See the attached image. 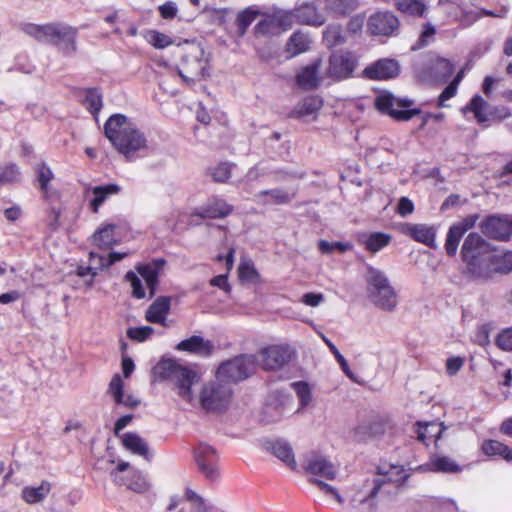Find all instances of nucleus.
Instances as JSON below:
<instances>
[{
  "label": "nucleus",
  "instance_id": "1",
  "mask_svg": "<svg viewBox=\"0 0 512 512\" xmlns=\"http://www.w3.org/2000/svg\"><path fill=\"white\" fill-rule=\"evenodd\" d=\"M461 257L466 264L464 274L472 280H487L494 272V249L481 235L471 232L464 239Z\"/></svg>",
  "mask_w": 512,
  "mask_h": 512
},
{
  "label": "nucleus",
  "instance_id": "2",
  "mask_svg": "<svg viewBox=\"0 0 512 512\" xmlns=\"http://www.w3.org/2000/svg\"><path fill=\"white\" fill-rule=\"evenodd\" d=\"M104 135L128 161H133L135 153L147 147L145 135L123 114H113L107 119Z\"/></svg>",
  "mask_w": 512,
  "mask_h": 512
},
{
  "label": "nucleus",
  "instance_id": "3",
  "mask_svg": "<svg viewBox=\"0 0 512 512\" xmlns=\"http://www.w3.org/2000/svg\"><path fill=\"white\" fill-rule=\"evenodd\" d=\"M22 30L39 42L55 46L64 56H72L77 51L78 30L66 23L52 22L43 25L26 23Z\"/></svg>",
  "mask_w": 512,
  "mask_h": 512
},
{
  "label": "nucleus",
  "instance_id": "4",
  "mask_svg": "<svg viewBox=\"0 0 512 512\" xmlns=\"http://www.w3.org/2000/svg\"><path fill=\"white\" fill-rule=\"evenodd\" d=\"M200 43L185 41L180 47V65L178 75L187 85H192L208 76V59Z\"/></svg>",
  "mask_w": 512,
  "mask_h": 512
},
{
  "label": "nucleus",
  "instance_id": "5",
  "mask_svg": "<svg viewBox=\"0 0 512 512\" xmlns=\"http://www.w3.org/2000/svg\"><path fill=\"white\" fill-rule=\"evenodd\" d=\"M413 104V100L396 98L389 92L378 95L374 101V105L380 113L389 115L396 121H408L414 116L422 114V122L418 129L423 130L431 119L430 112L423 113L420 108H411Z\"/></svg>",
  "mask_w": 512,
  "mask_h": 512
},
{
  "label": "nucleus",
  "instance_id": "6",
  "mask_svg": "<svg viewBox=\"0 0 512 512\" xmlns=\"http://www.w3.org/2000/svg\"><path fill=\"white\" fill-rule=\"evenodd\" d=\"M365 279L370 301L382 310H394L397 305L396 292L390 285L385 273L369 266Z\"/></svg>",
  "mask_w": 512,
  "mask_h": 512
},
{
  "label": "nucleus",
  "instance_id": "7",
  "mask_svg": "<svg viewBox=\"0 0 512 512\" xmlns=\"http://www.w3.org/2000/svg\"><path fill=\"white\" fill-rule=\"evenodd\" d=\"M259 366L256 354H240L222 362L216 372V377L224 383H238L254 375Z\"/></svg>",
  "mask_w": 512,
  "mask_h": 512
},
{
  "label": "nucleus",
  "instance_id": "8",
  "mask_svg": "<svg viewBox=\"0 0 512 512\" xmlns=\"http://www.w3.org/2000/svg\"><path fill=\"white\" fill-rule=\"evenodd\" d=\"M416 77L425 83L442 84L449 80L454 72V65L445 58L431 57L417 63L414 67Z\"/></svg>",
  "mask_w": 512,
  "mask_h": 512
},
{
  "label": "nucleus",
  "instance_id": "9",
  "mask_svg": "<svg viewBox=\"0 0 512 512\" xmlns=\"http://www.w3.org/2000/svg\"><path fill=\"white\" fill-rule=\"evenodd\" d=\"M232 391L230 387L225 384L211 382L204 385L200 402L208 412L222 411L225 409L230 401Z\"/></svg>",
  "mask_w": 512,
  "mask_h": 512
},
{
  "label": "nucleus",
  "instance_id": "10",
  "mask_svg": "<svg viewBox=\"0 0 512 512\" xmlns=\"http://www.w3.org/2000/svg\"><path fill=\"white\" fill-rule=\"evenodd\" d=\"M479 228L487 238L505 242L512 236V215L492 214L483 219Z\"/></svg>",
  "mask_w": 512,
  "mask_h": 512
},
{
  "label": "nucleus",
  "instance_id": "11",
  "mask_svg": "<svg viewBox=\"0 0 512 512\" xmlns=\"http://www.w3.org/2000/svg\"><path fill=\"white\" fill-rule=\"evenodd\" d=\"M293 354L288 345H270L259 351V365L265 371L279 370L291 361Z\"/></svg>",
  "mask_w": 512,
  "mask_h": 512
},
{
  "label": "nucleus",
  "instance_id": "12",
  "mask_svg": "<svg viewBox=\"0 0 512 512\" xmlns=\"http://www.w3.org/2000/svg\"><path fill=\"white\" fill-rule=\"evenodd\" d=\"M400 22L390 11H378L372 14L367 21V31L375 36H395L398 33Z\"/></svg>",
  "mask_w": 512,
  "mask_h": 512
},
{
  "label": "nucleus",
  "instance_id": "13",
  "mask_svg": "<svg viewBox=\"0 0 512 512\" xmlns=\"http://www.w3.org/2000/svg\"><path fill=\"white\" fill-rule=\"evenodd\" d=\"M357 66V58L350 51L333 53L329 58L328 74L336 81L348 79Z\"/></svg>",
  "mask_w": 512,
  "mask_h": 512
},
{
  "label": "nucleus",
  "instance_id": "14",
  "mask_svg": "<svg viewBox=\"0 0 512 512\" xmlns=\"http://www.w3.org/2000/svg\"><path fill=\"white\" fill-rule=\"evenodd\" d=\"M394 423L387 415H376L368 422L362 423L355 428V436L365 441L368 438H380L387 433H392Z\"/></svg>",
  "mask_w": 512,
  "mask_h": 512
},
{
  "label": "nucleus",
  "instance_id": "15",
  "mask_svg": "<svg viewBox=\"0 0 512 512\" xmlns=\"http://www.w3.org/2000/svg\"><path fill=\"white\" fill-rule=\"evenodd\" d=\"M194 457L200 472L208 480L215 481L218 479V456L216 450L212 446L206 443H200L194 450Z\"/></svg>",
  "mask_w": 512,
  "mask_h": 512
},
{
  "label": "nucleus",
  "instance_id": "16",
  "mask_svg": "<svg viewBox=\"0 0 512 512\" xmlns=\"http://www.w3.org/2000/svg\"><path fill=\"white\" fill-rule=\"evenodd\" d=\"M234 207L218 196H212L201 206L196 207L192 213V217L200 219H222L229 216Z\"/></svg>",
  "mask_w": 512,
  "mask_h": 512
},
{
  "label": "nucleus",
  "instance_id": "17",
  "mask_svg": "<svg viewBox=\"0 0 512 512\" xmlns=\"http://www.w3.org/2000/svg\"><path fill=\"white\" fill-rule=\"evenodd\" d=\"M398 61L389 58L379 59L363 70V76L370 80H389L400 74Z\"/></svg>",
  "mask_w": 512,
  "mask_h": 512
},
{
  "label": "nucleus",
  "instance_id": "18",
  "mask_svg": "<svg viewBox=\"0 0 512 512\" xmlns=\"http://www.w3.org/2000/svg\"><path fill=\"white\" fill-rule=\"evenodd\" d=\"M176 350L184 351L200 357H210L214 352V344L210 340H205L203 337L193 335L187 339L180 341Z\"/></svg>",
  "mask_w": 512,
  "mask_h": 512
},
{
  "label": "nucleus",
  "instance_id": "19",
  "mask_svg": "<svg viewBox=\"0 0 512 512\" xmlns=\"http://www.w3.org/2000/svg\"><path fill=\"white\" fill-rule=\"evenodd\" d=\"M401 231L417 242L423 243L433 249L436 248V230L433 226L405 223L402 225Z\"/></svg>",
  "mask_w": 512,
  "mask_h": 512
},
{
  "label": "nucleus",
  "instance_id": "20",
  "mask_svg": "<svg viewBox=\"0 0 512 512\" xmlns=\"http://www.w3.org/2000/svg\"><path fill=\"white\" fill-rule=\"evenodd\" d=\"M294 17L300 24L315 27L322 26L326 22L324 14L318 10L314 2L304 3L294 9Z\"/></svg>",
  "mask_w": 512,
  "mask_h": 512
},
{
  "label": "nucleus",
  "instance_id": "21",
  "mask_svg": "<svg viewBox=\"0 0 512 512\" xmlns=\"http://www.w3.org/2000/svg\"><path fill=\"white\" fill-rule=\"evenodd\" d=\"M265 449L271 452L275 457L285 463L291 470L297 471V462L294 457L291 445L283 440L267 441L264 444Z\"/></svg>",
  "mask_w": 512,
  "mask_h": 512
},
{
  "label": "nucleus",
  "instance_id": "22",
  "mask_svg": "<svg viewBox=\"0 0 512 512\" xmlns=\"http://www.w3.org/2000/svg\"><path fill=\"white\" fill-rule=\"evenodd\" d=\"M171 298L169 296H159L148 307L145 313V319L154 324L166 326V316L170 312Z\"/></svg>",
  "mask_w": 512,
  "mask_h": 512
},
{
  "label": "nucleus",
  "instance_id": "23",
  "mask_svg": "<svg viewBox=\"0 0 512 512\" xmlns=\"http://www.w3.org/2000/svg\"><path fill=\"white\" fill-rule=\"evenodd\" d=\"M320 60L303 67L296 75V83L303 90H313L319 86Z\"/></svg>",
  "mask_w": 512,
  "mask_h": 512
},
{
  "label": "nucleus",
  "instance_id": "24",
  "mask_svg": "<svg viewBox=\"0 0 512 512\" xmlns=\"http://www.w3.org/2000/svg\"><path fill=\"white\" fill-rule=\"evenodd\" d=\"M306 471L322 478L333 480L336 477V468L327 458L319 455L312 456L307 463Z\"/></svg>",
  "mask_w": 512,
  "mask_h": 512
},
{
  "label": "nucleus",
  "instance_id": "25",
  "mask_svg": "<svg viewBox=\"0 0 512 512\" xmlns=\"http://www.w3.org/2000/svg\"><path fill=\"white\" fill-rule=\"evenodd\" d=\"M323 9L333 18L349 16L358 6V0H322Z\"/></svg>",
  "mask_w": 512,
  "mask_h": 512
},
{
  "label": "nucleus",
  "instance_id": "26",
  "mask_svg": "<svg viewBox=\"0 0 512 512\" xmlns=\"http://www.w3.org/2000/svg\"><path fill=\"white\" fill-rule=\"evenodd\" d=\"M196 378V373L187 366L180 365L172 381L175 382L178 394L183 399L190 400L191 386Z\"/></svg>",
  "mask_w": 512,
  "mask_h": 512
},
{
  "label": "nucleus",
  "instance_id": "27",
  "mask_svg": "<svg viewBox=\"0 0 512 512\" xmlns=\"http://www.w3.org/2000/svg\"><path fill=\"white\" fill-rule=\"evenodd\" d=\"M93 193V198L89 202L90 209L93 213H98L102 204L112 195H117L122 188L118 184L110 183L102 186L89 187Z\"/></svg>",
  "mask_w": 512,
  "mask_h": 512
},
{
  "label": "nucleus",
  "instance_id": "28",
  "mask_svg": "<svg viewBox=\"0 0 512 512\" xmlns=\"http://www.w3.org/2000/svg\"><path fill=\"white\" fill-rule=\"evenodd\" d=\"M123 446L135 455L150 461L152 458L146 441L135 432H127L122 436Z\"/></svg>",
  "mask_w": 512,
  "mask_h": 512
},
{
  "label": "nucleus",
  "instance_id": "29",
  "mask_svg": "<svg viewBox=\"0 0 512 512\" xmlns=\"http://www.w3.org/2000/svg\"><path fill=\"white\" fill-rule=\"evenodd\" d=\"M323 105V101L318 96H308L300 101L290 112L291 118H303L316 114Z\"/></svg>",
  "mask_w": 512,
  "mask_h": 512
},
{
  "label": "nucleus",
  "instance_id": "30",
  "mask_svg": "<svg viewBox=\"0 0 512 512\" xmlns=\"http://www.w3.org/2000/svg\"><path fill=\"white\" fill-rule=\"evenodd\" d=\"M165 264L166 260L164 258H156L148 263H138L135 269L145 282L148 283L159 280L160 273Z\"/></svg>",
  "mask_w": 512,
  "mask_h": 512
},
{
  "label": "nucleus",
  "instance_id": "31",
  "mask_svg": "<svg viewBox=\"0 0 512 512\" xmlns=\"http://www.w3.org/2000/svg\"><path fill=\"white\" fill-rule=\"evenodd\" d=\"M51 488V483L43 480L37 487L25 486L21 491V497L28 504H36L42 502L48 496Z\"/></svg>",
  "mask_w": 512,
  "mask_h": 512
},
{
  "label": "nucleus",
  "instance_id": "32",
  "mask_svg": "<svg viewBox=\"0 0 512 512\" xmlns=\"http://www.w3.org/2000/svg\"><path fill=\"white\" fill-rule=\"evenodd\" d=\"M116 226L107 224L99 228L92 237L93 244L99 249H108L116 245L118 241L115 238Z\"/></svg>",
  "mask_w": 512,
  "mask_h": 512
},
{
  "label": "nucleus",
  "instance_id": "33",
  "mask_svg": "<svg viewBox=\"0 0 512 512\" xmlns=\"http://www.w3.org/2000/svg\"><path fill=\"white\" fill-rule=\"evenodd\" d=\"M258 198L265 197L262 200L263 204H275V205H286L289 204L294 198L295 193H288L282 188H275L269 190L260 191L257 195Z\"/></svg>",
  "mask_w": 512,
  "mask_h": 512
},
{
  "label": "nucleus",
  "instance_id": "34",
  "mask_svg": "<svg viewBox=\"0 0 512 512\" xmlns=\"http://www.w3.org/2000/svg\"><path fill=\"white\" fill-rule=\"evenodd\" d=\"M115 482L118 485H126L129 490L135 493H145L150 489V484L146 478L136 471L128 475L126 479H118L117 476H115Z\"/></svg>",
  "mask_w": 512,
  "mask_h": 512
},
{
  "label": "nucleus",
  "instance_id": "35",
  "mask_svg": "<svg viewBox=\"0 0 512 512\" xmlns=\"http://www.w3.org/2000/svg\"><path fill=\"white\" fill-rule=\"evenodd\" d=\"M488 107L487 101H485L482 96L474 95L469 103L462 109L465 113L467 111L472 112L474 114L475 119L479 124H484L489 122V116L487 112L484 110Z\"/></svg>",
  "mask_w": 512,
  "mask_h": 512
},
{
  "label": "nucleus",
  "instance_id": "36",
  "mask_svg": "<svg viewBox=\"0 0 512 512\" xmlns=\"http://www.w3.org/2000/svg\"><path fill=\"white\" fill-rule=\"evenodd\" d=\"M310 40L307 35L297 31L294 32L287 41L286 51L291 56L306 52L310 47Z\"/></svg>",
  "mask_w": 512,
  "mask_h": 512
},
{
  "label": "nucleus",
  "instance_id": "37",
  "mask_svg": "<svg viewBox=\"0 0 512 512\" xmlns=\"http://www.w3.org/2000/svg\"><path fill=\"white\" fill-rule=\"evenodd\" d=\"M84 104L86 109L97 119L103 106V95L99 88H87Z\"/></svg>",
  "mask_w": 512,
  "mask_h": 512
},
{
  "label": "nucleus",
  "instance_id": "38",
  "mask_svg": "<svg viewBox=\"0 0 512 512\" xmlns=\"http://www.w3.org/2000/svg\"><path fill=\"white\" fill-rule=\"evenodd\" d=\"M180 365L174 359H161L154 367V372L161 380H172Z\"/></svg>",
  "mask_w": 512,
  "mask_h": 512
},
{
  "label": "nucleus",
  "instance_id": "39",
  "mask_svg": "<svg viewBox=\"0 0 512 512\" xmlns=\"http://www.w3.org/2000/svg\"><path fill=\"white\" fill-rule=\"evenodd\" d=\"M260 14V11L253 7H247L240 11L236 18L237 32L239 36H244L247 32L248 27Z\"/></svg>",
  "mask_w": 512,
  "mask_h": 512
},
{
  "label": "nucleus",
  "instance_id": "40",
  "mask_svg": "<svg viewBox=\"0 0 512 512\" xmlns=\"http://www.w3.org/2000/svg\"><path fill=\"white\" fill-rule=\"evenodd\" d=\"M21 179V171L16 163H8L0 168V186L14 184Z\"/></svg>",
  "mask_w": 512,
  "mask_h": 512
},
{
  "label": "nucleus",
  "instance_id": "41",
  "mask_svg": "<svg viewBox=\"0 0 512 512\" xmlns=\"http://www.w3.org/2000/svg\"><path fill=\"white\" fill-rule=\"evenodd\" d=\"M431 470L442 473H459L462 468L451 458L440 456L431 461Z\"/></svg>",
  "mask_w": 512,
  "mask_h": 512
},
{
  "label": "nucleus",
  "instance_id": "42",
  "mask_svg": "<svg viewBox=\"0 0 512 512\" xmlns=\"http://www.w3.org/2000/svg\"><path fill=\"white\" fill-rule=\"evenodd\" d=\"M391 239V236L384 232H373L365 240V248L370 252H378L386 247Z\"/></svg>",
  "mask_w": 512,
  "mask_h": 512
},
{
  "label": "nucleus",
  "instance_id": "43",
  "mask_svg": "<svg viewBox=\"0 0 512 512\" xmlns=\"http://www.w3.org/2000/svg\"><path fill=\"white\" fill-rule=\"evenodd\" d=\"M396 7L399 11L413 16H423L426 10L423 0H397Z\"/></svg>",
  "mask_w": 512,
  "mask_h": 512
},
{
  "label": "nucleus",
  "instance_id": "44",
  "mask_svg": "<svg viewBox=\"0 0 512 512\" xmlns=\"http://www.w3.org/2000/svg\"><path fill=\"white\" fill-rule=\"evenodd\" d=\"M37 181L39 183V188L43 192L44 196L47 194L48 185L50 181L54 178V174L50 167L45 163L41 162L35 168Z\"/></svg>",
  "mask_w": 512,
  "mask_h": 512
},
{
  "label": "nucleus",
  "instance_id": "45",
  "mask_svg": "<svg viewBox=\"0 0 512 512\" xmlns=\"http://www.w3.org/2000/svg\"><path fill=\"white\" fill-rule=\"evenodd\" d=\"M318 249L323 254H331L334 251L345 253L352 250L353 245L350 242H328L326 240H320L318 243Z\"/></svg>",
  "mask_w": 512,
  "mask_h": 512
},
{
  "label": "nucleus",
  "instance_id": "46",
  "mask_svg": "<svg viewBox=\"0 0 512 512\" xmlns=\"http://www.w3.org/2000/svg\"><path fill=\"white\" fill-rule=\"evenodd\" d=\"M462 237L463 235L461 233H459L456 229L450 226L446 235V241L444 245L445 251L448 256L452 257L456 255Z\"/></svg>",
  "mask_w": 512,
  "mask_h": 512
},
{
  "label": "nucleus",
  "instance_id": "47",
  "mask_svg": "<svg viewBox=\"0 0 512 512\" xmlns=\"http://www.w3.org/2000/svg\"><path fill=\"white\" fill-rule=\"evenodd\" d=\"M324 342L327 344L330 352L335 356L337 362L339 363L342 371L345 373V375L350 378L352 381L357 382L356 378L354 377V374L349 368L347 360L344 358V356L340 353L338 348L327 338H323Z\"/></svg>",
  "mask_w": 512,
  "mask_h": 512
},
{
  "label": "nucleus",
  "instance_id": "48",
  "mask_svg": "<svg viewBox=\"0 0 512 512\" xmlns=\"http://www.w3.org/2000/svg\"><path fill=\"white\" fill-rule=\"evenodd\" d=\"M108 393L113 397L115 403L123 401L124 383L119 374H115L108 387Z\"/></svg>",
  "mask_w": 512,
  "mask_h": 512
},
{
  "label": "nucleus",
  "instance_id": "49",
  "mask_svg": "<svg viewBox=\"0 0 512 512\" xmlns=\"http://www.w3.org/2000/svg\"><path fill=\"white\" fill-rule=\"evenodd\" d=\"M507 445L497 440L489 439L482 443V451L488 456H503Z\"/></svg>",
  "mask_w": 512,
  "mask_h": 512
},
{
  "label": "nucleus",
  "instance_id": "50",
  "mask_svg": "<svg viewBox=\"0 0 512 512\" xmlns=\"http://www.w3.org/2000/svg\"><path fill=\"white\" fill-rule=\"evenodd\" d=\"M125 280L130 283L132 287V296L136 299L145 297V289L142 285L140 278L133 271H128L125 274Z\"/></svg>",
  "mask_w": 512,
  "mask_h": 512
},
{
  "label": "nucleus",
  "instance_id": "51",
  "mask_svg": "<svg viewBox=\"0 0 512 512\" xmlns=\"http://www.w3.org/2000/svg\"><path fill=\"white\" fill-rule=\"evenodd\" d=\"M153 332L154 329L151 326L130 327L127 330V336L133 341L144 342Z\"/></svg>",
  "mask_w": 512,
  "mask_h": 512
},
{
  "label": "nucleus",
  "instance_id": "52",
  "mask_svg": "<svg viewBox=\"0 0 512 512\" xmlns=\"http://www.w3.org/2000/svg\"><path fill=\"white\" fill-rule=\"evenodd\" d=\"M211 176L215 182H226L231 177V166L224 162L211 169Z\"/></svg>",
  "mask_w": 512,
  "mask_h": 512
},
{
  "label": "nucleus",
  "instance_id": "53",
  "mask_svg": "<svg viewBox=\"0 0 512 512\" xmlns=\"http://www.w3.org/2000/svg\"><path fill=\"white\" fill-rule=\"evenodd\" d=\"M283 410L284 407L282 404H267L263 410L264 421L267 423L279 421L283 415Z\"/></svg>",
  "mask_w": 512,
  "mask_h": 512
},
{
  "label": "nucleus",
  "instance_id": "54",
  "mask_svg": "<svg viewBox=\"0 0 512 512\" xmlns=\"http://www.w3.org/2000/svg\"><path fill=\"white\" fill-rule=\"evenodd\" d=\"M275 27V21H273L272 16L265 18L261 21H259L255 27H254V34L256 36H265L270 35L274 33Z\"/></svg>",
  "mask_w": 512,
  "mask_h": 512
},
{
  "label": "nucleus",
  "instance_id": "55",
  "mask_svg": "<svg viewBox=\"0 0 512 512\" xmlns=\"http://www.w3.org/2000/svg\"><path fill=\"white\" fill-rule=\"evenodd\" d=\"M495 342L501 350L512 352V326L502 330L496 337Z\"/></svg>",
  "mask_w": 512,
  "mask_h": 512
},
{
  "label": "nucleus",
  "instance_id": "56",
  "mask_svg": "<svg viewBox=\"0 0 512 512\" xmlns=\"http://www.w3.org/2000/svg\"><path fill=\"white\" fill-rule=\"evenodd\" d=\"M149 42L157 49H164L173 43L172 39L161 32L151 31Z\"/></svg>",
  "mask_w": 512,
  "mask_h": 512
},
{
  "label": "nucleus",
  "instance_id": "57",
  "mask_svg": "<svg viewBox=\"0 0 512 512\" xmlns=\"http://www.w3.org/2000/svg\"><path fill=\"white\" fill-rule=\"evenodd\" d=\"M479 218L478 214H471L463 218L461 221L451 225L459 233L464 235L469 229L473 228Z\"/></svg>",
  "mask_w": 512,
  "mask_h": 512
},
{
  "label": "nucleus",
  "instance_id": "58",
  "mask_svg": "<svg viewBox=\"0 0 512 512\" xmlns=\"http://www.w3.org/2000/svg\"><path fill=\"white\" fill-rule=\"evenodd\" d=\"M273 21H275V27L276 28H282L284 30L290 28L293 23L294 17V10L292 12H284V13H278L272 16Z\"/></svg>",
  "mask_w": 512,
  "mask_h": 512
},
{
  "label": "nucleus",
  "instance_id": "59",
  "mask_svg": "<svg viewBox=\"0 0 512 512\" xmlns=\"http://www.w3.org/2000/svg\"><path fill=\"white\" fill-rule=\"evenodd\" d=\"M297 396L302 406H306L310 401V388L306 382L299 381L293 383Z\"/></svg>",
  "mask_w": 512,
  "mask_h": 512
},
{
  "label": "nucleus",
  "instance_id": "60",
  "mask_svg": "<svg viewBox=\"0 0 512 512\" xmlns=\"http://www.w3.org/2000/svg\"><path fill=\"white\" fill-rule=\"evenodd\" d=\"M160 16L165 20H172L177 16L178 8L175 2L167 1L158 7Z\"/></svg>",
  "mask_w": 512,
  "mask_h": 512
},
{
  "label": "nucleus",
  "instance_id": "61",
  "mask_svg": "<svg viewBox=\"0 0 512 512\" xmlns=\"http://www.w3.org/2000/svg\"><path fill=\"white\" fill-rule=\"evenodd\" d=\"M311 483L316 485L325 494H329V495L334 496L335 499L339 503L343 502L342 496L337 492V490L333 486H331V485H329V484H327V483H325V482H323V481H321L319 479H316V478L311 479Z\"/></svg>",
  "mask_w": 512,
  "mask_h": 512
},
{
  "label": "nucleus",
  "instance_id": "62",
  "mask_svg": "<svg viewBox=\"0 0 512 512\" xmlns=\"http://www.w3.org/2000/svg\"><path fill=\"white\" fill-rule=\"evenodd\" d=\"M128 253L126 252H111L108 257H99L100 267H111L116 262L123 260Z\"/></svg>",
  "mask_w": 512,
  "mask_h": 512
},
{
  "label": "nucleus",
  "instance_id": "63",
  "mask_svg": "<svg viewBox=\"0 0 512 512\" xmlns=\"http://www.w3.org/2000/svg\"><path fill=\"white\" fill-rule=\"evenodd\" d=\"M489 121H502L511 115L509 108L505 106L494 107L492 110L487 112Z\"/></svg>",
  "mask_w": 512,
  "mask_h": 512
},
{
  "label": "nucleus",
  "instance_id": "64",
  "mask_svg": "<svg viewBox=\"0 0 512 512\" xmlns=\"http://www.w3.org/2000/svg\"><path fill=\"white\" fill-rule=\"evenodd\" d=\"M413 211V202L407 197H401L397 205V213L402 217H406L407 215L413 213Z\"/></svg>",
  "mask_w": 512,
  "mask_h": 512
}]
</instances>
